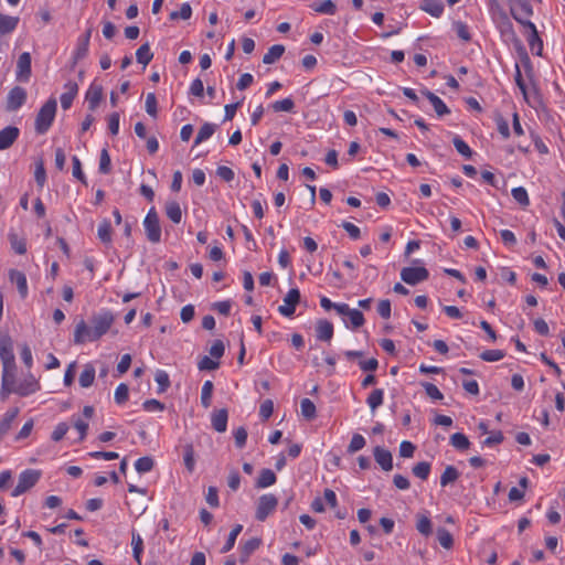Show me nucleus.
Listing matches in <instances>:
<instances>
[{
  "instance_id": "14",
  "label": "nucleus",
  "mask_w": 565,
  "mask_h": 565,
  "mask_svg": "<svg viewBox=\"0 0 565 565\" xmlns=\"http://www.w3.org/2000/svg\"><path fill=\"white\" fill-rule=\"evenodd\" d=\"M94 332L92 326H87L84 320L79 321L74 331V343L83 344L86 342L96 341V338H93Z\"/></svg>"
},
{
  "instance_id": "11",
  "label": "nucleus",
  "mask_w": 565,
  "mask_h": 565,
  "mask_svg": "<svg viewBox=\"0 0 565 565\" xmlns=\"http://www.w3.org/2000/svg\"><path fill=\"white\" fill-rule=\"evenodd\" d=\"M94 412L95 411L93 406L86 405L83 408V418L75 416L73 417V424L75 429L78 431L81 441L84 440L87 435L88 420L93 417Z\"/></svg>"
},
{
  "instance_id": "20",
  "label": "nucleus",
  "mask_w": 565,
  "mask_h": 565,
  "mask_svg": "<svg viewBox=\"0 0 565 565\" xmlns=\"http://www.w3.org/2000/svg\"><path fill=\"white\" fill-rule=\"evenodd\" d=\"M103 98V87L92 83L86 92L85 99L90 110H95Z\"/></svg>"
},
{
  "instance_id": "41",
  "label": "nucleus",
  "mask_w": 565,
  "mask_h": 565,
  "mask_svg": "<svg viewBox=\"0 0 565 565\" xmlns=\"http://www.w3.org/2000/svg\"><path fill=\"white\" fill-rule=\"evenodd\" d=\"M300 409H301V415L306 419L311 420V419L316 418L317 409H316V405L313 404V402L311 399L303 398L300 403Z\"/></svg>"
},
{
  "instance_id": "42",
  "label": "nucleus",
  "mask_w": 565,
  "mask_h": 565,
  "mask_svg": "<svg viewBox=\"0 0 565 565\" xmlns=\"http://www.w3.org/2000/svg\"><path fill=\"white\" fill-rule=\"evenodd\" d=\"M152 57L153 54L150 51L149 44H142L136 52L137 62L143 66L148 65Z\"/></svg>"
},
{
  "instance_id": "59",
  "label": "nucleus",
  "mask_w": 565,
  "mask_h": 565,
  "mask_svg": "<svg viewBox=\"0 0 565 565\" xmlns=\"http://www.w3.org/2000/svg\"><path fill=\"white\" fill-rule=\"evenodd\" d=\"M129 396V388L125 383H120L115 390V402L119 405L124 404Z\"/></svg>"
},
{
  "instance_id": "56",
  "label": "nucleus",
  "mask_w": 565,
  "mask_h": 565,
  "mask_svg": "<svg viewBox=\"0 0 565 565\" xmlns=\"http://www.w3.org/2000/svg\"><path fill=\"white\" fill-rule=\"evenodd\" d=\"M213 392V383L211 381L204 382L201 391V403L204 407H210Z\"/></svg>"
},
{
  "instance_id": "19",
  "label": "nucleus",
  "mask_w": 565,
  "mask_h": 565,
  "mask_svg": "<svg viewBox=\"0 0 565 565\" xmlns=\"http://www.w3.org/2000/svg\"><path fill=\"white\" fill-rule=\"evenodd\" d=\"M64 89L65 92L61 95L60 100L62 108L66 110L71 108L73 100L78 93V85L73 81H68L64 85Z\"/></svg>"
},
{
  "instance_id": "7",
  "label": "nucleus",
  "mask_w": 565,
  "mask_h": 565,
  "mask_svg": "<svg viewBox=\"0 0 565 565\" xmlns=\"http://www.w3.org/2000/svg\"><path fill=\"white\" fill-rule=\"evenodd\" d=\"M429 276V273L428 270L423 267V266H418V267H404L402 270H401V278L404 282L408 284V285H417L424 280H426Z\"/></svg>"
},
{
  "instance_id": "38",
  "label": "nucleus",
  "mask_w": 565,
  "mask_h": 565,
  "mask_svg": "<svg viewBox=\"0 0 565 565\" xmlns=\"http://www.w3.org/2000/svg\"><path fill=\"white\" fill-rule=\"evenodd\" d=\"M460 473L454 466H447L440 476V486L447 487L459 478Z\"/></svg>"
},
{
  "instance_id": "26",
  "label": "nucleus",
  "mask_w": 565,
  "mask_h": 565,
  "mask_svg": "<svg viewBox=\"0 0 565 565\" xmlns=\"http://www.w3.org/2000/svg\"><path fill=\"white\" fill-rule=\"evenodd\" d=\"M132 555L138 565H142L143 540L135 530L131 531Z\"/></svg>"
},
{
  "instance_id": "9",
  "label": "nucleus",
  "mask_w": 565,
  "mask_h": 565,
  "mask_svg": "<svg viewBox=\"0 0 565 565\" xmlns=\"http://www.w3.org/2000/svg\"><path fill=\"white\" fill-rule=\"evenodd\" d=\"M337 312L340 316L347 317L353 329H358L364 324L365 320L363 313L358 309L350 308L347 303L338 306Z\"/></svg>"
},
{
  "instance_id": "39",
  "label": "nucleus",
  "mask_w": 565,
  "mask_h": 565,
  "mask_svg": "<svg viewBox=\"0 0 565 565\" xmlns=\"http://www.w3.org/2000/svg\"><path fill=\"white\" fill-rule=\"evenodd\" d=\"M384 402V391L381 388H376L371 392L369 395L366 403L372 412L379 408Z\"/></svg>"
},
{
  "instance_id": "28",
  "label": "nucleus",
  "mask_w": 565,
  "mask_h": 565,
  "mask_svg": "<svg viewBox=\"0 0 565 565\" xmlns=\"http://www.w3.org/2000/svg\"><path fill=\"white\" fill-rule=\"evenodd\" d=\"M316 337L321 341H331L333 337V324L328 320H320L316 327Z\"/></svg>"
},
{
  "instance_id": "3",
  "label": "nucleus",
  "mask_w": 565,
  "mask_h": 565,
  "mask_svg": "<svg viewBox=\"0 0 565 565\" xmlns=\"http://www.w3.org/2000/svg\"><path fill=\"white\" fill-rule=\"evenodd\" d=\"M40 477H41V473L38 470L28 469V470L22 471L19 475L18 483L14 487L11 495L19 497V495L23 494L29 489H31L32 487L35 486V483L39 481Z\"/></svg>"
},
{
  "instance_id": "34",
  "label": "nucleus",
  "mask_w": 565,
  "mask_h": 565,
  "mask_svg": "<svg viewBox=\"0 0 565 565\" xmlns=\"http://www.w3.org/2000/svg\"><path fill=\"white\" fill-rule=\"evenodd\" d=\"M285 52V46L281 44H275L268 49V51L263 56L264 64H274L278 61Z\"/></svg>"
},
{
  "instance_id": "10",
  "label": "nucleus",
  "mask_w": 565,
  "mask_h": 565,
  "mask_svg": "<svg viewBox=\"0 0 565 565\" xmlns=\"http://www.w3.org/2000/svg\"><path fill=\"white\" fill-rule=\"evenodd\" d=\"M513 18L521 24H523L524 26H526L530 31H531V35L529 36V45L531 47V50L534 52L536 49V54H541V50H542V41L541 39L539 38V34H537V30H536V26L533 22H531L530 20H523L519 13H515L513 12Z\"/></svg>"
},
{
  "instance_id": "18",
  "label": "nucleus",
  "mask_w": 565,
  "mask_h": 565,
  "mask_svg": "<svg viewBox=\"0 0 565 565\" xmlns=\"http://www.w3.org/2000/svg\"><path fill=\"white\" fill-rule=\"evenodd\" d=\"M373 452L375 461L384 471H391L393 469V457L390 450L376 446Z\"/></svg>"
},
{
  "instance_id": "46",
  "label": "nucleus",
  "mask_w": 565,
  "mask_h": 565,
  "mask_svg": "<svg viewBox=\"0 0 565 565\" xmlns=\"http://www.w3.org/2000/svg\"><path fill=\"white\" fill-rule=\"evenodd\" d=\"M437 539H438V542L439 544L446 548V550H449L454 545V539H452V535L451 533L445 529V527H439L437 530Z\"/></svg>"
},
{
  "instance_id": "52",
  "label": "nucleus",
  "mask_w": 565,
  "mask_h": 565,
  "mask_svg": "<svg viewBox=\"0 0 565 565\" xmlns=\"http://www.w3.org/2000/svg\"><path fill=\"white\" fill-rule=\"evenodd\" d=\"M271 108L274 111L289 113V111H292V109L295 108V103H294L292 98L288 97V98L281 99V100L274 102L271 104Z\"/></svg>"
},
{
  "instance_id": "5",
  "label": "nucleus",
  "mask_w": 565,
  "mask_h": 565,
  "mask_svg": "<svg viewBox=\"0 0 565 565\" xmlns=\"http://www.w3.org/2000/svg\"><path fill=\"white\" fill-rule=\"evenodd\" d=\"M277 505L278 499L274 494L266 493L260 495L256 507V519L262 522L265 521L276 510Z\"/></svg>"
},
{
  "instance_id": "33",
  "label": "nucleus",
  "mask_w": 565,
  "mask_h": 565,
  "mask_svg": "<svg viewBox=\"0 0 565 565\" xmlns=\"http://www.w3.org/2000/svg\"><path fill=\"white\" fill-rule=\"evenodd\" d=\"M510 1L518 6V8H513V7L511 8L512 14H513V12L519 13L523 20H526V18H529L533 14V9L530 3V0H510Z\"/></svg>"
},
{
  "instance_id": "40",
  "label": "nucleus",
  "mask_w": 565,
  "mask_h": 565,
  "mask_svg": "<svg viewBox=\"0 0 565 565\" xmlns=\"http://www.w3.org/2000/svg\"><path fill=\"white\" fill-rule=\"evenodd\" d=\"M97 235L98 238L105 244H109L111 242V225L108 220H104L99 223Z\"/></svg>"
},
{
  "instance_id": "27",
  "label": "nucleus",
  "mask_w": 565,
  "mask_h": 565,
  "mask_svg": "<svg viewBox=\"0 0 565 565\" xmlns=\"http://www.w3.org/2000/svg\"><path fill=\"white\" fill-rule=\"evenodd\" d=\"M419 8L434 18H439L444 12L441 0H422Z\"/></svg>"
},
{
  "instance_id": "60",
  "label": "nucleus",
  "mask_w": 565,
  "mask_h": 565,
  "mask_svg": "<svg viewBox=\"0 0 565 565\" xmlns=\"http://www.w3.org/2000/svg\"><path fill=\"white\" fill-rule=\"evenodd\" d=\"M220 363L215 359L211 356H203L198 364L199 370L201 371H213L218 367Z\"/></svg>"
},
{
  "instance_id": "37",
  "label": "nucleus",
  "mask_w": 565,
  "mask_h": 565,
  "mask_svg": "<svg viewBox=\"0 0 565 565\" xmlns=\"http://www.w3.org/2000/svg\"><path fill=\"white\" fill-rule=\"evenodd\" d=\"M215 131V125L205 122L200 129L194 140V146H199L203 141L210 139Z\"/></svg>"
},
{
  "instance_id": "23",
  "label": "nucleus",
  "mask_w": 565,
  "mask_h": 565,
  "mask_svg": "<svg viewBox=\"0 0 565 565\" xmlns=\"http://www.w3.org/2000/svg\"><path fill=\"white\" fill-rule=\"evenodd\" d=\"M15 371H2L1 391L2 399H6L11 393H14Z\"/></svg>"
},
{
  "instance_id": "6",
  "label": "nucleus",
  "mask_w": 565,
  "mask_h": 565,
  "mask_svg": "<svg viewBox=\"0 0 565 565\" xmlns=\"http://www.w3.org/2000/svg\"><path fill=\"white\" fill-rule=\"evenodd\" d=\"M113 322L114 316L108 311H104L94 316L92 318V329L94 332L93 338H96V340H98L100 337L106 334L107 331L110 329Z\"/></svg>"
},
{
  "instance_id": "15",
  "label": "nucleus",
  "mask_w": 565,
  "mask_h": 565,
  "mask_svg": "<svg viewBox=\"0 0 565 565\" xmlns=\"http://www.w3.org/2000/svg\"><path fill=\"white\" fill-rule=\"evenodd\" d=\"M40 390L38 380L29 374L23 381H21L15 387L14 393L20 396L31 395Z\"/></svg>"
},
{
  "instance_id": "45",
  "label": "nucleus",
  "mask_w": 565,
  "mask_h": 565,
  "mask_svg": "<svg viewBox=\"0 0 565 565\" xmlns=\"http://www.w3.org/2000/svg\"><path fill=\"white\" fill-rule=\"evenodd\" d=\"M450 444L452 447H455L456 449H459V450H466L470 446L469 439L462 433H455L450 437Z\"/></svg>"
},
{
  "instance_id": "47",
  "label": "nucleus",
  "mask_w": 565,
  "mask_h": 565,
  "mask_svg": "<svg viewBox=\"0 0 565 565\" xmlns=\"http://www.w3.org/2000/svg\"><path fill=\"white\" fill-rule=\"evenodd\" d=\"M366 445L365 438L361 434H354L351 438V441L348 446L349 454H355L359 450L363 449Z\"/></svg>"
},
{
  "instance_id": "30",
  "label": "nucleus",
  "mask_w": 565,
  "mask_h": 565,
  "mask_svg": "<svg viewBox=\"0 0 565 565\" xmlns=\"http://www.w3.org/2000/svg\"><path fill=\"white\" fill-rule=\"evenodd\" d=\"M227 411L226 409H220L212 414V427L218 431L224 433L227 428Z\"/></svg>"
},
{
  "instance_id": "29",
  "label": "nucleus",
  "mask_w": 565,
  "mask_h": 565,
  "mask_svg": "<svg viewBox=\"0 0 565 565\" xmlns=\"http://www.w3.org/2000/svg\"><path fill=\"white\" fill-rule=\"evenodd\" d=\"M96 370L92 363L84 365L83 371L79 374V385L83 388H88L93 385L95 380Z\"/></svg>"
},
{
  "instance_id": "13",
  "label": "nucleus",
  "mask_w": 565,
  "mask_h": 565,
  "mask_svg": "<svg viewBox=\"0 0 565 565\" xmlns=\"http://www.w3.org/2000/svg\"><path fill=\"white\" fill-rule=\"evenodd\" d=\"M17 79L20 82H28L31 76V55L28 52H23L17 63Z\"/></svg>"
},
{
  "instance_id": "43",
  "label": "nucleus",
  "mask_w": 565,
  "mask_h": 565,
  "mask_svg": "<svg viewBox=\"0 0 565 565\" xmlns=\"http://www.w3.org/2000/svg\"><path fill=\"white\" fill-rule=\"evenodd\" d=\"M512 198L523 207L530 204L529 194L525 188L516 186L511 190Z\"/></svg>"
},
{
  "instance_id": "17",
  "label": "nucleus",
  "mask_w": 565,
  "mask_h": 565,
  "mask_svg": "<svg viewBox=\"0 0 565 565\" xmlns=\"http://www.w3.org/2000/svg\"><path fill=\"white\" fill-rule=\"evenodd\" d=\"M9 279L12 284L17 286L20 297L22 299H25L29 294L28 280L25 275L17 269H11L9 271Z\"/></svg>"
},
{
  "instance_id": "53",
  "label": "nucleus",
  "mask_w": 565,
  "mask_h": 565,
  "mask_svg": "<svg viewBox=\"0 0 565 565\" xmlns=\"http://www.w3.org/2000/svg\"><path fill=\"white\" fill-rule=\"evenodd\" d=\"M191 15H192V8L188 2H184L181 4L179 11H172L170 13V19L171 20H178V19L189 20L191 18Z\"/></svg>"
},
{
  "instance_id": "31",
  "label": "nucleus",
  "mask_w": 565,
  "mask_h": 565,
  "mask_svg": "<svg viewBox=\"0 0 565 565\" xmlns=\"http://www.w3.org/2000/svg\"><path fill=\"white\" fill-rule=\"evenodd\" d=\"M19 17L7 15L0 12V34H7L15 30Z\"/></svg>"
},
{
  "instance_id": "55",
  "label": "nucleus",
  "mask_w": 565,
  "mask_h": 565,
  "mask_svg": "<svg viewBox=\"0 0 565 565\" xmlns=\"http://www.w3.org/2000/svg\"><path fill=\"white\" fill-rule=\"evenodd\" d=\"M154 381L159 385V393H162L167 391V388L170 386V379L169 374L163 370H158L154 374Z\"/></svg>"
},
{
  "instance_id": "24",
  "label": "nucleus",
  "mask_w": 565,
  "mask_h": 565,
  "mask_svg": "<svg viewBox=\"0 0 565 565\" xmlns=\"http://www.w3.org/2000/svg\"><path fill=\"white\" fill-rule=\"evenodd\" d=\"M422 94L429 100V103L434 107V110L436 111V114L439 117L445 116L450 113L449 108L444 103V100L441 98H439L437 95H435L434 93L425 89L422 92Z\"/></svg>"
},
{
  "instance_id": "12",
  "label": "nucleus",
  "mask_w": 565,
  "mask_h": 565,
  "mask_svg": "<svg viewBox=\"0 0 565 565\" xmlns=\"http://www.w3.org/2000/svg\"><path fill=\"white\" fill-rule=\"evenodd\" d=\"M26 99V92L24 88L20 86L13 87L7 97V109L10 111H14L19 109Z\"/></svg>"
},
{
  "instance_id": "49",
  "label": "nucleus",
  "mask_w": 565,
  "mask_h": 565,
  "mask_svg": "<svg viewBox=\"0 0 565 565\" xmlns=\"http://www.w3.org/2000/svg\"><path fill=\"white\" fill-rule=\"evenodd\" d=\"M260 545V540L257 537H253L245 542V544L242 547V561H246L249 555L255 552Z\"/></svg>"
},
{
  "instance_id": "54",
  "label": "nucleus",
  "mask_w": 565,
  "mask_h": 565,
  "mask_svg": "<svg viewBox=\"0 0 565 565\" xmlns=\"http://www.w3.org/2000/svg\"><path fill=\"white\" fill-rule=\"evenodd\" d=\"M146 111L152 118L158 116V103L154 93H148L146 96Z\"/></svg>"
},
{
  "instance_id": "21",
  "label": "nucleus",
  "mask_w": 565,
  "mask_h": 565,
  "mask_svg": "<svg viewBox=\"0 0 565 565\" xmlns=\"http://www.w3.org/2000/svg\"><path fill=\"white\" fill-rule=\"evenodd\" d=\"M89 39H90V31H87L86 34L78 38L76 47L73 52L74 63H77L78 61H81L87 56L88 49H89Z\"/></svg>"
},
{
  "instance_id": "35",
  "label": "nucleus",
  "mask_w": 565,
  "mask_h": 565,
  "mask_svg": "<svg viewBox=\"0 0 565 565\" xmlns=\"http://www.w3.org/2000/svg\"><path fill=\"white\" fill-rule=\"evenodd\" d=\"M277 478L273 470L263 469L256 481V487L259 489L268 488L276 482Z\"/></svg>"
},
{
  "instance_id": "57",
  "label": "nucleus",
  "mask_w": 565,
  "mask_h": 565,
  "mask_svg": "<svg viewBox=\"0 0 565 565\" xmlns=\"http://www.w3.org/2000/svg\"><path fill=\"white\" fill-rule=\"evenodd\" d=\"M68 429H70V426L67 423H65V422L58 423L52 431V435H51L52 440L53 441L62 440L65 437V435L67 434Z\"/></svg>"
},
{
  "instance_id": "51",
  "label": "nucleus",
  "mask_w": 565,
  "mask_h": 565,
  "mask_svg": "<svg viewBox=\"0 0 565 565\" xmlns=\"http://www.w3.org/2000/svg\"><path fill=\"white\" fill-rule=\"evenodd\" d=\"M153 468V459L151 457H141L136 460L135 469L138 473L149 472Z\"/></svg>"
},
{
  "instance_id": "58",
  "label": "nucleus",
  "mask_w": 565,
  "mask_h": 565,
  "mask_svg": "<svg viewBox=\"0 0 565 565\" xmlns=\"http://www.w3.org/2000/svg\"><path fill=\"white\" fill-rule=\"evenodd\" d=\"M480 358L486 362H497L504 358V352L502 350H486L480 354Z\"/></svg>"
},
{
  "instance_id": "36",
  "label": "nucleus",
  "mask_w": 565,
  "mask_h": 565,
  "mask_svg": "<svg viewBox=\"0 0 565 565\" xmlns=\"http://www.w3.org/2000/svg\"><path fill=\"white\" fill-rule=\"evenodd\" d=\"M166 214L175 224H179L182 220V211L180 204L175 201L167 203Z\"/></svg>"
},
{
  "instance_id": "64",
  "label": "nucleus",
  "mask_w": 565,
  "mask_h": 565,
  "mask_svg": "<svg viewBox=\"0 0 565 565\" xmlns=\"http://www.w3.org/2000/svg\"><path fill=\"white\" fill-rule=\"evenodd\" d=\"M224 351H225L224 343L221 340H216L213 342V344L210 348V355H211V358L218 361L223 356Z\"/></svg>"
},
{
  "instance_id": "50",
  "label": "nucleus",
  "mask_w": 565,
  "mask_h": 565,
  "mask_svg": "<svg viewBox=\"0 0 565 565\" xmlns=\"http://www.w3.org/2000/svg\"><path fill=\"white\" fill-rule=\"evenodd\" d=\"M431 466L427 461H422L413 467V473L415 477L426 480L429 477Z\"/></svg>"
},
{
  "instance_id": "16",
  "label": "nucleus",
  "mask_w": 565,
  "mask_h": 565,
  "mask_svg": "<svg viewBox=\"0 0 565 565\" xmlns=\"http://www.w3.org/2000/svg\"><path fill=\"white\" fill-rule=\"evenodd\" d=\"M20 136L18 127L8 126L0 130V150L10 148Z\"/></svg>"
},
{
  "instance_id": "48",
  "label": "nucleus",
  "mask_w": 565,
  "mask_h": 565,
  "mask_svg": "<svg viewBox=\"0 0 565 565\" xmlns=\"http://www.w3.org/2000/svg\"><path fill=\"white\" fill-rule=\"evenodd\" d=\"M454 147L456 150L463 156L466 159H470L472 156V150L468 146L466 141H463L459 136H455L452 139Z\"/></svg>"
},
{
  "instance_id": "8",
  "label": "nucleus",
  "mask_w": 565,
  "mask_h": 565,
  "mask_svg": "<svg viewBox=\"0 0 565 565\" xmlns=\"http://www.w3.org/2000/svg\"><path fill=\"white\" fill-rule=\"evenodd\" d=\"M299 300L300 291L298 288H291L284 297V303L278 307V312L284 317H292Z\"/></svg>"
},
{
  "instance_id": "25",
  "label": "nucleus",
  "mask_w": 565,
  "mask_h": 565,
  "mask_svg": "<svg viewBox=\"0 0 565 565\" xmlns=\"http://www.w3.org/2000/svg\"><path fill=\"white\" fill-rule=\"evenodd\" d=\"M416 530L424 536H429L433 533V523L428 512L417 513Z\"/></svg>"
},
{
  "instance_id": "62",
  "label": "nucleus",
  "mask_w": 565,
  "mask_h": 565,
  "mask_svg": "<svg viewBox=\"0 0 565 565\" xmlns=\"http://www.w3.org/2000/svg\"><path fill=\"white\" fill-rule=\"evenodd\" d=\"M10 244L12 249L17 254H24L26 252V243L23 238L18 237L17 235H10Z\"/></svg>"
},
{
  "instance_id": "61",
  "label": "nucleus",
  "mask_w": 565,
  "mask_h": 565,
  "mask_svg": "<svg viewBox=\"0 0 565 565\" xmlns=\"http://www.w3.org/2000/svg\"><path fill=\"white\" fill-rule=\"evenodd\" d=\"M422 386L424 387L426 394L431 399L440 401V399L444 398L443 393L440 392V390L435 384H431V383H428V382H424V383H422Z\"/></svg>"
},
{
  "instance_id": "4",
  "label": "nucleus",
  "mask_w": 565,
  "mask_h": 565,
  "mask_svg": "<svg viewBox=\"0 0 565 565\" xmlns=\"http://www.w3.org/2000/svg\"><path fill=\"white\" fill-rule=\"evenodd\" d=\"M143 227L147 238L151 243H159L161 241V226L159 216L153 207L148 211L143 220Z\"/></svg>"
},
{
  "instance_id": "2",
  "label": "nucleus",
  "mask_w": 565,
  "mask_h": 565,
  "mask_svg": "<svg viewBox=\"0 0 565 565\" xmlns=\"http://www.w3.org/2000/svg\"><path fill=\"white\" fill-rule=\"evenodd\" d=\"M0 359L2 362V371H15L13 342L8 334H0Z\"/></svg>"
},
{
  "instance_id": "63",
  "label": "nucleus",
  "mask_w": 565,
  "mask_h": 565,
  "mask_svg": "<svg viewBox=\"0 0 565 565\" xmlns=\"http://www.w3.org/2000/svg\"><path fill=\"white\" fill-rule=\"evenodd\" d=\"M142 408L149 413L162 412L164 409V405L160 401L151 398L142 403Z\"/></svg>"
},
{
  "instance_id": "22",
  "label": "nucleus",
  "mask_w": 565,
  "mask_h": 565,
  "mask_svg": "<svg viewBox=\"0 0 565 565\" xmlns=\"http://www.w3.org/2000/svg\"><path fill=\"white\" fill-rule=\"evenodd\" d=\"M20 409L12 407L8 409L0 419V438L6 436L12 427L13 422L19 415Z\"/></svg>"
},
{
  "instance_id": "32",
  "label": "nucleus",
  "mask_w": 565,
  "mask_h": 565,
  "mask_svg": "<svg viewBox=\"0 0 565 565\" xmlns=\"http://www.w3.org/2000/svg\"><path fill=\"white\" fill-rule=\"evenodd\" d=\"M315 12L320 14L333 15L337 12V6L332 0H321L311 4Z\"/></svg>"
},
{
  "instance_id": "1",
  "label": "nucleus",
  "mask_w": 565,
  "mask_h": 565,
  "mask_svg": "<svg viewBox=\"0 0 565 565\" xmlns=\"http://www.w3.org/2000/svg\"><path fill=\"white\" fill-rule=\"evenodd\" d=\"M57 109V103L51 97L39 110L35 118V130L38 134L46 132L52 126Z\"/></svg>"
},
{
  "instance_id": "44",
  "label": "nucleus",
  "mask_w": 565,
  "mask_h": 565,
  "mask_svg": "<svg viewBox=\"0 0 565 565\" xmlns=\"http://www.w3.org/2000/svg\"><path fill=\"white\" fill-rule=\"evenodd\" d=\"M242 530H243V525L242 524H236L232 529V531L230 532V535L227 537L226 543L224 544V546L221 550L222 553H227V552H230L234 547L236 539L239 535V533L242 532Z\"/></svg>"
}]
</instances>
